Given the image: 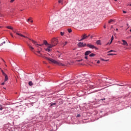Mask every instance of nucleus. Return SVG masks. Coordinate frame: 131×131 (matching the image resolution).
Instances as JSON below:
<instances>
[{"instance_id": "nucleus-1", "label": "nucleus", "mask_w": 131, "mask_h": 131, "mask_svg": "<svg viewBox=\"0 0 131 131\" xmlns=\"http://www.w3.org/2000/svg\"><path fill=\"white\" fill-rule=\"evenodd\" d=\"M39 57H42L43 59H46V60H48V61H49V63H53V64H56V65H58L59 66H64V64L63 63H61L60 62L57 61L53 59L50 58L48 57H46L43 55H38Z\"/></svg>"}, {"instance_id": "nucleus-2", "label": "nucleus", "mask_w": 131, "mask_h": 131, "mask_svg": "<svg viewBox=\"0 0 131 131\" xmlns=\"http://www.w3.org/2000/svg\"><path fill=\"white\" fill-rule=\"evenodd\" d=\"M13 32H14V33H16V34H17V35H19V36H21V37H25V38H28L29 40H31V41H32V42H33V44L35 45V46H38L37 42H36L35 40H34L30 38H28V37H27V36H25L23 35L22 34L20 33L18 30H13Z\"/></svg>"}, {"instance_id": "nucleus-3", "label": "nucleus", "mask_w": 131, "mask_h": 131, "mask_svg": "<svg viewBox=\"0 0 131 131\" xmlns=\"http://www.w3.org/2000/svg\"><path fill=\"white\" fill-rule=\"evenodd\" d=\"M58 42L59 41H58V38H53L52 39H51V43L54 47H55V46H57L58 45Z\"/></svg>"}, {"instance_id": "nucleus-4", "label": "nucleus", "mask_w": 131, "mask_h": 131, "mask_svg": "<svg viewBox=\"0 0 131 131\" xmlns=\"http://www.w3.org/2000/svg\"><path fill=\"white\" fill-rule=\"evenodd\" d=\"M47 48H45V51H46V52H51V51H52V48H53V47H54L51 43H49L48 44V45L46 46Z\"/></svg>"}, {"instance_id": "nucleus-5", "label": "nucleus", "mask_w": 131, "mask_h": 131, "mask_svg": "<svg viewBox=\"0 0 131 131\" xmlns=\"http://www.w3.org/2000/svg\"><path fill=\"white\" fill-rule=\"evenodd\" d=\"M78 47L79 48H84V47H86V43H83V42H79L78 43Z\"/></svg>"}, {"instance_id": "nucleus-6", "label": "nucleus", "mask_w": 131, "mask_h": 131, "mask_svg": "<svg viewBox=\"0 0 131 131\" xmlns=\"http://www.w3.org/2000/svg\"><path fill=\"white\" fill-rule=\"evenodd\" d=\"M27 45L29 47L30 50L32 52H33V53H34V54H35L36 55V53H35V52H34V51H33V50H34V48L33 47H32V46H31V45L29 43H28V42H27Z\"/></svg>"}, {"instance_id": "nucleus-7", "label": "nucleus", "mask_w": 131, "mask_h": 131, "mask_svg": "<svg viewBox=\"0 0 131 131\" xmlns=\"http://www.w3.org/2000/svg\"><path fill=\"white\" fill-rule=\"evenodd\" d=\"M81 39L79 40V41H82V40H84V39H86L88 38V35L86 34H84L81 36Z\"/></svg>"}, {"instance_id": "nucleus-8", "label": "nucleus", "mask_w": 131, "mask_h": 131, "mask_svg": "<svg viewBox=\"0 0 131 131\" xmlns=\"http://www.w3.org/2000/svg\"><path fill=\"white\" fill-rule=\"evenodd\" d=\"M86 46L88 48H90V49H95L96 50H98V48L95 47L94 45H92L91 44H88Z\"/></svg>"}, {"instance_id": "nucleus-9", "label": "nucleus", "mask_w": 131, "mask_h": 131, "mask_svg": "<svg viewBox=\"0 0 131 131\" xmlns=\"http://www.w3.org/2000/svg\"><path fill=\"white\" fill-rule=\"evenodd\" d=\"M122 41L123 43H121L120 41H119V43H121V45L125 46L126 47L128 46V43H127V42H126L125 40H122Z\"/></svg>"}, {"instance_id": "nucleus-10", "label": "nucleus", "mask_w": 131, "mask_h": 131, "mask_svg": "<svg viewBox=\"0 0 131 131\" xmlns=\"http://www.w3.org/2000/svg\"><path fill=\"white\" fill-rule=\"evenodd\" d=\"M91 53H92V51H88L85 52L84 55H85V56H89V55H90V54H91Z\"/></svg>"}, {"instance_id": "nucleus-11", "label": "nucleus", "mask_w": 131, "mask_h": 131, "mask_svg": "<svg viewBox=\"0 0 131 131\" xmlns=\"http://www.w3.org/2000/svg\"><path fill=\"white\" fill-rule=\"evenodd\" d=\"M96 43L99 46H101L102 44L101 43V40H98L96 41Z\"/></svg>"}, {"instance_id": "nucleus-12", "label": "nucleus", "mask_w": 131, "mask_h": 131, "mask_svg": "<svg viewBox=\"0 0 131 131\" xmlns=\"http://www.w3.org/2000/svg\"><path fill=\"white\" fill-rule=\"evenodd\" d=\"M5 76V80L4 81H8V75H6V76Z\"/></svg>"}, {"instance_id": "nucleus-13", "label": "nucleus", "mask_w": 131, "mask_h": 131, "mask_svg": "<svg viewBox=\"0 0 131 131\" xmlns=\"http://www.w3.org/2000/svg\"><path fill=\"white\" fill-rule=\"evenodd\" d=\"M113 39H114V38L113 36H112L110 45H111V43H112V41H113Z\"/></svg>"}, {"instance_id": "nucleus-14", "label": "nucleus", "mask_w": 131, "mask_h": 131, "mask_svg": "<svg viewBox=\"0 0 131 131\" xmlns=\"http://www.w3.org/2000/svg\"><path fill=\"white\" fill-rule=\"evenodd\" d=\"M115 55H116V54H113V53L107 54V56H115Z\"/></svg>"}, {"instance_id": "nucleus-15", "label": "nucleus", "mask_w": 131, "mask_h": 131, "mask_svg": "<svg viewBox=\"0 0 131 131\" xmlns=\"http://www.w3.org/2000/svg\"><path fill=\"white\" fill-rule=\"evenodd\" d=\"M90 57H95V56H96V54H94V53H92L91 54H90Z\"/></svg>"}, {"instance_id": "nucleus-16", "label": "nucleus", "mask_w": 131, "mask_h": 131, "mask_svg": "<svg viewBox=\"0 0 131 131\" xmlns=\"http://www.w3.org/2000/svg\"><path fill=\"white\" fill-rule=\"evenodd\" d=\"M7 28H8V29H11V30H13V27L11 26H7Z\"/></svg>"}, {"instance_id": "nucleus-17", "label": "nucleus", "mask_w": 131, "mask_h": 131, "mask_svg": "<svg viewBox=\"0 0 131 131\" xmlns=\"http://www.w3.org/2000/svg\"><path fill=\"white\" fill-rule=\"evenodd\" d=\"M2 72V74L3 75H4V76H6L7 75V74H6V73H5V72H4L3 70H1Z\"/></svg>"}, {"instance_id": "nucleus-18", "label": "nucleus", "mask_w": 131, "mask_h": 131, "mask_svg": "<svg viewBox=\"0 0 131 131\" xmlns=\"http://www.w3.org/2000/svg\"><path fill=\"white\" fill-rule=\"evenodd\" d=\"M29 85H33V83H32V81H29Z\"/></svg>"}, {"instance_id": "nucleus-19", "label": "nucleus", "mask_w": 131, "mask_h": 131, "mask_svg": "<svg viewBox=\"0 0 131 131\" xmlns=\"http://www.w3.org/2000/svg\"><path fill=\"white\" fill-rule=\"evenodd\" d=\"M37 53H38V54H40L39 56H41L42 55L41 54V53H40V51H39V49H38V51H37Z\"/></svg>"}, {"instance_id": "nucleus-20", "label": "nucleus", "mask_w": 131, "mask_h": 131, "mask_svg": "<svg viewBox=\"0 0 131 131\" xmlns=\"http://www.w3.org/2000/svg\"><path fill=\"white\" fill-rule=\"evenodd\" d=\"M43 43H45V46H47L48 45H49V43H48V42L47 41H44Z\"/></svg>"}, {"instance_id": "nucleus-21", "label": "nucleus", "mask_w": 131, "mask_h": 131, "mask_svg": "<svg viewBox=\"0 0 131 131\" xmlns=\"http://www.w3.org/2000/svg\"><path fill=\"white\" fill-rule=\"evenodd\" d=\"M58 3L59 4H61V5L63 4V1L62 0H59Z\"/></svg>"}, {"instance_id": "nucleus-22", "label": "nucleus", "mask_w": 131, "mask_h": 131, "mask_svg": "<svg viewBox=\"0 0 131 131\" xmlns=\"http://www.w3.org/2000/svg\"><path fill=\"white\" fill-rule=\"evenodd\" d=\"M68 32H69V33L72 32V30H71V29H68Z\"/></svg>"}, {"instance_id": "nucleus-23", "label": "nucleus", "mask_w": 131, "mask_h": 131, "mask_svg": "<svg viewBox=\"0 0 131 131\" xmlns=\"http://www.w3.org/2000/svg\"><path fill=\"white\" fill-rule=\"evenodd\" d=\"M31 20H32V17H30L29 19H27V22H29V21H31Z\"/></svg>"}, {"instance_id": "nucleus-24", "label": "nucleus", "mask_w": 131, "mask_h": 131, "mask_svg": "<svg viewBox=\"0 0 131 131\" xmlns=\"http://www.w3.org/2000/svg\"><path fill=\"white\" fill-rule=\"evenodd\" d=\"M54 105H56V103H51V107H52V106H54Z\"/></svg>"}, {"instance_id": "nucleus-25", "label": "nucleus", "mask_w": 131, "mask_h": 131, "mask_svg": "<svg viewBox=\"0 0 131 131\" xmlns=\"http://www.w3.org/2000/svg\"><path fill=\"white\" fill-rule=\"evenodd\" d=\"M67 43H68L67 41H66L64 43H63V47H65V46H66V45H67Z\"/></svg>"}, {"instance_id": "nucleus-26", "label": "nucleus", "mask_w": 131, "mask_h": 131, "mask_svg": "<svg viewBox=\"0 0 131 131\" xmlns=\"http://www.w3.org/2000/svg\"><path fill=\"white\" fill-rule=\"evenodd\" d=\"M112 52H115L114 50H110V51H108L107 53H112Z\"/></svg>"}, {"instance_id": "nucleus-27", "label": "nucleus", "mask_w": 131, "mask_h": 131, "mask_svg": "<svg viewBox=\"0 0 131 131\" xmlns=\"http://www.w3.org/2000/svg\"><path fill=\"white\" fill-rule=\"evenodd\" d=\"M111 22H113V20L112 19H111L108 21V23L110 24Z\"/></svg>"}, {"instance_id": "nucleus-28", "label": "nucleus", "mask_w": 131, "mask_h": 131, "mask_svg": "<svg viewBox=\"0 0 131 131\" xmlns=\"http://www.w3.org/2000/svg\"><path fill=\"white\" fill-rule=\"evenodd\" d=\"M60 34H61V36H63V35H64V33L61 32H60Z\"/></svg>"}, {"instance_id": "nucleus-29", "label": "nucleus", "mask_w": 131, "mask_h": 131, "mask_svg": "<svg viewBox=\"0 0 131 131\" xmlns=\"http://www.w3.org/2000/svg\"><path fill=\"white\" fill-rule=\"evenodd\" d=\"M4 43H6V41H4L3 43H1L0 46H3Z\"/></svg>"}, {"instance_id": "nucleus-30", "label": "nucleus", "mask_w": 131, "mask_h": 131, "mask_svg": "<svg viewBox=\"0 0 131 131\" xmlns=\"http://www.w3.org/2000/svg\"><path fill=\"white\" fill-rule=\"evenodd\" d=\"M0 110H3V106L1 105H0Z\"/></svg>"}, {"instance_id": "nucleus-31", "label": "nucleus", "mask_w": 131, "mask_h": 131, "mask_svg": "<svg viewBox=\"0 0 131 131\" xmlns=\"http://www.w3.org/2000/svg\"><path fill=\"white\" fill-rule=\"evenodd\" d=\"M81 61H82V59L77 60V62H81Z\"/></svg>"}, {"instance_id": "nucleus-32", "label": "nucleus", "mask_w": 131, "mask_h": 131, "mask_svg": "<svg viewBox=\"0 0 131 131\" xmlns=\"http://www.w3.org/2000/svg\"><path fill=\"white\" fill-rule=\"evenodd\" d=\"M117 85H119V86H123V85H121V84H117Z\"/></svg>"}, {"instance_id": "nucleus-33", "label": "nucleus", "mask_w": 131, "mask_h": 131, "mask_svg": "<svg viewBox=\"0 0 131 131\" xmlns=\"http://www.w3.org/2000/svg\"><path fill=\"white\" fill-rule=\"evenodd\" d=\"M14 1H15V0H11L10 3H14Z\"/></svg>"}, {"instance_id": "nucleus-34", "label": "nucleus", "mask_w": 131, "mask_h": 131, "mask_svg": "<svg viewBox=\"0 0 131 131\" xmlns=\"http://www.w3.org/2000/svg\"><path fill=\"white\" fill-rule=\"evenodd\" d=\"M77 117H80V115L79 114L77 115Z\"/></svg>"}, {"instance_id": "nucleus-35", "label": "nucleus", "mask_w": 131, "mask_h": 131, "mask_svg": "<svg viewBox=\"0 0 131 131\" xmlns=\"http://www.w3.org/2000/svg\"><path fill=\"white\" fill-rule=\"evenodd\" d=\"M10 35H11V36H12V37H14V36L13 35V34L10 33Z\"/></svg>"}, {"instance_id": "nucleus-36", "label": "nucleus", "mask_w": 131, "mask_h": 131, "mask_svg": "<svg viewBox=\"0 0 131 131\" xmlns=\"http://www.w3.org/2000/svg\"><path fill=\"white\" fill-rule=\"evenodd\" d=\"M100 60H101V61H105V59H103V58H101Z\"/></svg>"}, {"instance_id": "nucleus-37", "label": "nucleus", "mask_w": 131, "mask_h": 131, "mask_svg": "<svg viewBox=\"0 0 131 131\" xmlns=\"http://www.w3.org/2000/svg\"><path fill=\"white\" fill-rule=\"evenodd\" d=\"M43 45V44H42V45H38V46H39L40 47H42Z\"/></svg>"}, {"instance_id": "nucleus-38", "label": "nucleus", "mask_w": 131, "mask_h": 131, "mask_svg": "<svg viewBox=\"0 0 131 131\" xmlns=\"http://www.w3.org/2000/svg\"><path fill=\"white\" fill-rule=\"evenodd\" d=\"M97 64H100V60L97 61Z\"/></svg>"}, {"instance_id": "nucleus-39", "label": "nucleus", "mask_w": 131, "mask_h": 131, "mask_svg": "<svg viewBox=\"0 0 131 131\" xmlns=\"http://www.w3.org/2000/svg\"><path fill=\"white\" fill-rule=\"evenodd\" d=\"M84 58L86 59V60H88V56H85Z\"/></svg>"}, {"instance_id": "nucleus-40", "label": "nucleus", "mask_w": 131, "mask_h": 131, "mask_svg": "<svg viewBox=\"0 0 131 131\" xmlns=\"http://www.w3.org/2000/svg\"><path fill=\"white\" fill-rule=\"evenodd\" d=\"M104 100H105V98L100 99V101H104Z\"/></svg>"}, {"instance_id": "nucleus-41", "label": "nucleus", "mask_w": 131, "mask_h": 131, "mask_svg": "<svg viewBox=\"0 0 131 131\" xmlns=\"http://www.w3.org/2000/svg\"><path fill=\"white\" fill-rule=\"evenodd\" d=\"M123 13L124 14H125V13H126V11H123Z\"/></svg>"}, {"instance_id": "nucleus-42", "label": "nucleus", "mask_w": 131, "mask_h": 131, "mask_svg": "<svg viewBox=\"0 0 131 131\" xmlns=\"http://www.w3.org/2000/svg\"><path fill=\"white\" fill-rule=\"evenodd\" d=\"M30 22H31V23H33V20H32V19H31Z\"/></svg>"}, {"instance_id": "nucleus-43", "label": "nucleus", "mask_w": 131, "mask_h": 131, "mask_svg": "<svg viewBox=\"0 0 131 131\" xmlns=\"http://www.w3.org/2000/svg\"><path fill=\"white\" fill-rule=\"evenodd\" d=\"M104 61H105V62H107V61H109V59H107V60H104Z\"/></svg>"}, {"instance_id": "nucleus-44", "label": "nucleus", "mask_w": 131, "mask_h": 131, "mask_svg": "<svg viewBox=\"0 0 131 131\" xmlns=\"http://www.w3.org/2000/svg\"><path fill=\"white\" fill-rule=\"evenodd\" d=\"M4 84H5V82L2 83V85H4Z\"/></svg>"}, {"instance_id": "nucleus-45", "label": "nucleus", "mask_w": 131, "mask_h": 131, "mask_svg": "<svg viewBox=\"0 0 131 131\" xmlns=\"http://www.w3.org/2000/svg\"><path fill=\"white\" fill-rule=\"evenodd\" d=\"M108 45H110V43L109 42L107 43L106 46H108Z\"/></svg>"}, {"instance_id": "nucleus-46", "label": "nucleus", "mask_w": 131, "mask_h": 131, "mask_svg": "<svg viewBox=\"0 0 131 131\" xmlns=\"http://www.w3.org/2000/svg\"><path fill=\"white\" fill-rule=\"evenodd\" d=\"M103 28H106V25H104V26H103Z\"/></svg>"}, {"instance_id": "nucleus-47", "label": "nucleus", "mask_w": 131, "mask_h": 131, "mask_svg": "<svg viewBox=\"0 0 131 131\" xmlns=\"http://www.w3.org/2000/svg\"><path fill=\"white\" fill-rule=\"evenodd\" d=\"M116 31H118V29H116Z\"/></svg>"}, {"instance_id": "nucleus-48", "label": "nucleus", "mask_w": 131, "mask_h": 131, "mask_svg": "<svg viewBox=\"0 0 131 131\" xmlns=\"http://www.w3.org/2000/svg\"><path fill=\"white\" fill-rule=\"evenodd\" d=\"M91 35H88L87 36L88 37H90Z\"/></svg>"}, {"instance_id": "nucleus-49", "label": "nucleus", "mask_w": 131, "mask_h": 131, "mask_svg": "<svg viewBox=\"0 0 131 131\" xmlns=\"http://www.w3.org/2000/svg\"><path fill=\"white\" fill-rule=\"evenodd\" d=\"M93 36H91V38H93Z\"/></svg>"}, {"instance_id": "nucleus-50", "label": "nucleus", "mask_w": 131, "mask_h": 131, "mask_svg": "<svg viewBox=\"0 0 131 131\" xmlns=\"http://www.w3.org/2000/svg\"><path fill=\"white\" fill-rule=\"evenodd\" d=\"M127 26H128V24H127Z\"/></svg>"}, {"instance_id": "nucleus-51", "label": "nucleus", "mask_w": 131, "mask_h": 131, "mask_svg": "<svg viewBox=\"0 0 131 131\" xmlns=\"http://www.w3.org/2000/svg\"><path fill=\"white\" fill-rule=\"evenodd\" d=\"M115 2H117V0H115Z\"/></svg>"}, {"instance_id": "nucleus-52", "label": "nucleus", "mask_w": 131, "mask_h": 131, "mask_svg": "<svg viewBox=\"0 0 131 131\" xmlns=\"http://www.w3.org/2000/svg\"><path fill=\"white\" fill-rule=\"evenodd\" d=\"M130 32H131V29L129 30Z\"/></svg>"}, {"instance_id": "nucleus-53", "label": "nucleus", "mask_w": 131, "mask_h": 131, "mask_svg": "<svg viewBox=\"0 0 131 131\" xmlns=\"http://www.w3.org/2000/svg\"><path fill=\"white\" fill-rule=\"evenodd\" d=\"M43 63H46V62L43 61Z\"/></svg>"}, {"instance_id": "nucleus-54", "label": "nucleus", "mask_w": 131, "mask_h": 131, "mask_svg": "<svg viewBox=\"0 0 131 131\" xmlns=\"http://www.w3.org/2000/svg\"><path fill=\"white\" fill-rule=\"evenodd\" d=\"M0 70H2V69H1V68H0Z\"/></svg>"}, {"instance_id": "nucleus-55", "label": "nucleus", "mask_w": 131, "mask_h": 131, "mask_svg": "<svg viewBox=\"0 0 131 131\" xmlns=\"http://www.w3.org/2000/svg\"><path fill=\"white\" fill-rule=\"evenodd\" d=\"M107 80V78L105 79Z\"/></svg>"}]
</instances>
